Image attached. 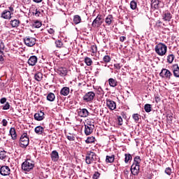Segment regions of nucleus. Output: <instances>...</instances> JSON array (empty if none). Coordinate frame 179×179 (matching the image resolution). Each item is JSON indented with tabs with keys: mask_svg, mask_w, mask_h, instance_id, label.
Masks as SVG:
<instances>
[{
	"mask_svg": "<svg viewBox=\"0 0 179 179\" xmlns=\"http://www.w3.org/2000/svg\"><path fill=\"white\" fill-rule=\"evenodd\" d=\"M134 163L133 164L139 166V164H141V162L142 160L141 159V157L136 156V157H134Z\"/></svg>",
	"mask_w": 179,
	"mask_h": 179,
	"instance_id": "72a5a7b5",
	"label": "nucleus"
},
{
	"mask_svg": "<svg viewBox=\"0 0 179 179\" xmlns=\"http://www.w3.org/2000/svg\"><path fill=\"white\" fill-rule=\"evenodd\" d=\"M139 165L133 164L131 167V173L133 176H138L139 174Z\"/></svg>",
	"mask_w": 179,
	"mask_h": 179,
	"instance_id": "4468645a",
	"label": "nucleus"
},
{
	"mask_svg": "<svg viewBox=\"0 0 179 179\" xmlns=\"http://www.w3.org/2000/svg\"><path fill=\"white\" fill-rule=\"evenodd\" d=\"M165 173H166V174H167L168 176H171V173H172V171H171V168H170V167L166 168V169H165Z\"/></svg>",
	"mask_w": 179,
	"mask_h": 179,
	"instance_id": "a18cd8bd",
	"label": "nucleus"
},
{
	"mask_svg": "<svg viewBox=\"0 0 179 179\" xmlns=\"http://www.w3.org/2000/svg\"><path fill=\"white\" fill-rule=\"evenodd\" d=\"M78 115L79 117L85 118L89 115V111L86 108L80 109V110L78 111Z\"/></svg>",
	"mask_w": 179,
	"mask_h": 179,
	"instance_id": "f3484780",
	"label": "nucleus"
},
{
	"mask_svg": "<svg viewBox=\"0 0 179 179\" xmlns=\"http://www.w3.org/2000/svg\"><path fill=\"white\" fill-rule=\"evenodd\" d=\"M162 17L164 22H171V19H173V15H171L169 11H166L162 14Z\"/></svg>",
	"mask_w": 179,
	"mask_h": 179,
	"instance_id": "f8f14e48",
	"label": "nucleus"
},
{
	"mask_svg": "<svg viewBox=\"0 0 179 179\" xmlns=\"http://www.w3.org/2000/svg\"><path fill=\"white\" fill-rule=\"evenodd\" d=\"M155 52L159 57H164L167 53V45L163 43H159L155 46Z\"/></svg>",
	"mask_w": 179,
	"mask_h": 179,
	"instance_id": "f03ea898",
	"label": "nucleus"
},
{
	"mask_svg": "<svg viewBox=\"0 0 179 179\" xmlns=\"http://www.w3.org/2000/svg\"><path fill=\"white\" fill-rule=\"evenodd\" d=\"M33 169H34V162L30 159H27L22 164V169L24 171H30Z\"/></svg>",
	"mask_w": 179,
	"mask_h": 179,
	"instance_id": "7ed1b4c3",
	"label": "nucleus"
},
{
	"mask_svg": "<svg viewBox=\"0 0 179 179\" xmlns=\"http://www.w3.org/2000/svg\"><path fill=\"white\" fill-rule=\"evenodd\" d=\"M105 22L106 24H108V26H110V24H111V22H113V15H108L106 18Z\"/></svg>",
	"mask_w": 179,
	"mask_h": 179,
	"instance_id": "7c9ffc66",
	"label": "nucleus"
},
{
	"mask_svg": "<svg viewBox=\"0 0 179 179\" xmlns=\"http://www.w3.org/2000/svg\"><path fill=\"white\" fill-rule=\"evenodd\" d=\"M158 23H162V22H160V21H158Z\"/></svg>",
	"mask_w": 179,
	"mask_h": 179,
	"instance_id": "69168bd1",
	"label": "nucleus"
},
{
	"mask_svg": "<svg viewBox=\"0 0 179 179\" xmlns=\"http://www.w3.org/2000/svg\"><path fill=\"white\" fill-rule=\"evenodd\" d=\"M114 66L116 69H121V65L120 64H115Z\"/></svg>",
	"mask_w": 179,
	"mask_h": 179,
	"instance_id": "bf43d9fd",
	"label": "nucleus"
},
{
	"mask_svg": "<svg viewBox=\"0 0 179 179\" xmlns=\"http://www.w3.org/2000/svg\"><path fill=\"white\" fill-rule=\"evenodd\" d=\"M9 108H10V105L9 102H6L5 106H3V110H9Z\"/></svg>",
	"mask_w": 179,
	"mask_h": 179,
	"instance_id": "de8ad7c7",
	"label": "nucleus"
},
{
	"mask_svg": "<svg viewBox=\"0 0 179 179\" xmlns=\"http://www.w3.org/2000/svg\"><path fill=\"white\" fill-rule=\"evenodd\" d=\"M95 96L96 94H94V92H89L83 96V100L86 103H92V101H93V100L94 99Z\"/></svg>",
	"mask_w": 179,
	"mask_h": 179,
	"instance_id": "39448f33",
	"label": "nucleus"
},
{
	"mask_svg": "<svg viewBox=\"0 0 179 179\" xmlns=\"http://www.w3.org/2000/svg\"><path fill=\"white\" fill-rule=\"evenodd\" d=\"M10 24H11L12 27H18L19 24H20V21L18 20H11Z\"/></svg>",
	"mask_w": 179,
	"mask_h": 179,
	"instance_id": "c85d7f7f",
	"label": "nucleus"
},
{
	"mask_svg": "<svg viewBox=\"0 0 179 179\" xmlns=\"http://www.w3.org/2000/svg\"><path fill=\"white\" fill-rule=\"evenodd\" d=\"M173 75L176 78H179V66L178 64H174L173 65Z\"/></svg>",
	"mask_w": 179,
	"mask_h": 179,
	"instance_id": "412c9836",
	"label": "nucleus"
},
{
	"mask_svg": "<svg viewBox=\"0 0 179 179\" xmlns=\"http://www.w3.org/2000/svg\"><path fill=\"white\" fill-rule=\"evenodd\" d=\"M34 79L37 80V82H41L43 80V73L38 72L34 74Z\"/></svg>",
	"mask_w": 179,
	"mask_h": 179,
	"instance_id": "a878e982",
	"label": "nucleus"
},
{
	"mask_svg": "<svg viewBox=\"0 0 179 179\" xmlns=\"http://www.w3.org/2000/svg\"><path fill=\"white\" fill-rule=\"evenodd\" d=\"M144 110L145 113H150V111H152V106L149 103H146L144 106Z\"/></svg>",
	"mask_w": 179,
	"mask_h": 179,
	"instance_id": "f704fd0d",
	"label": "nucleus"
},
{
	"mask_svg": "<svg viewBox=\"0 0 179 179\" xmlns=\"http://www.w3.org/2000/svg\"><path fill=\"white\" fill-rule=\"evenodd\" d=\"M24 43L27 47H33L36 45V38L30 36H26L24 38Z\"/></svg>",
	"mask_w": 179,
	"mask_h": 179,
	"instance_id": "423d86ee",
	"label": "nucleus"
},
{
	"mask_svg": "<svg viewBox=\"0 0 179 179\" xmlns=\"http://www.w3.org/2000/svg\"><path fill=\"white\" fill-rule=\"evenodd\" d=\"M85 134L87 136L89 135H91V134L93 133V130L94 129V124H85Z\"/></svg>",
	"mask_w": 179,
	"mask_h": 179,
	"instance_id": "0eeeda50",
	"label": "nucleus"
},
{
	"mask_svg": "<svg viewBox=\"0 0 179 179\" xmlns=\"http://www.w3.org/2000/svg\"><path fill=\"white\" fill-rule=\"evenodd\" d=\"M103 62H105L106 64H108V62H110L111 61V57L109 55H105L103 57Z\"/></svg>",
	"mask_w": 179,
	"mask_h": 179,
	"instance_id": "4c0bfd02",
	"label": "nucleus"
},
{
	"mask_svg": "<svg viewBox=\"0 0 179 179\" xmlns=\"http://www.w3.org/2000/svg\"><path fill=\"white\" fill-rule=\"evenodd\" d=\"M1 17H2L3 19H6V20H9L12 19V13H10V11H9L8 10H4L1 13Z\"/></svg>",
	"mask_w": 179,
	"mask_h": 179,
	"instance_id": "ddd939ff",
	"label": "nucleus"
},
{
	"mask_svg": "<svg viewBox=\"0 0 179 179\" xmlns=\"http://www.w3.org/2000/svg\"><path fill=\"white\" fill-rule=\"evenodd\" d=\"M118 125H122V117L121 116L117 117Z\"/></svg>",
	"mask_w": 179,
	"mask_h": 179,
	"instance_id": "603ef678",
	"label": "nucleus"
},
{
	"mask_svg": "<svg viewBox=\"0 0 179 179\" xmlns=\"http://www.w3.org/2000/svg\"><path fill=\"white\" fill-rule=\"evenodd\" d=\"M8 9H9V12H10V13H12V12H13V10H14L13 7H11V6L9 7Z\"/></svg>",
	"mask_w": 179,
	"mask_h": 179,
	"instance_id": "e2e57ef3",
	"label": "nucleus"
},
{
	"mask_svg": "<svg viewBox=\"0 0 179 179\" xmlns=\"http://www.w3.org/2000/svg\"><path fill=\"white\" fill-rule=\"evenodd\" d=\"M138 6V4L136 3V1H135L134 0H132L130 2V8L131 9H132V10H135V9H136Z\"/></svg>",
	"mask_w": 179,
	"mask_h": 179,
	"instance_id": "473e14b6",
	"label": "nucleus"
},
{
	"mask_svg": "<svg viewBox=\"0 0 179 179\" xmlns=\"http://www.w3.org/2000/svg\"><path fill=\"white\" fill-rule=\"evenodd\" d=\"M6 157V152L5 150H0V160H3Z\"/></svg>",
	"mask_w": 179,
	"mask_h": 179,
	"instance_id": "58836bf2",
	"label": "nucleus"
},
{
	"mask_svg": "<svg viewBox=\"0 0 179 179\" xmlns=\"http://www.w3.org/2000/svg\"><path fill=\"white\" fill-rule=\"evenodd\" d=\"M0 174L1 176H9L10 174V168L8 166H2L0 168Z\"/></svg>",
	"mask_w": 179,
	"mask_h": 179,
	"instance_id": "9b49d317",
	"label": "nucleus"
},
{
	"mask_svg": "<svg viewBox=\"0 0 179 179\" xmlns=\"http://www.w3.org/2000/svg\"><path fill=\"white\" fill-rule=\"evenodd\" d=\"M159 76L161 78H164V79H171V76H173V73H171L168 69H163L162 71L159 73Z\"/></svg>",
	"mask_w": 179,
	"mask_h": 179,
	"instance_id": "6e6552de",
	"label": "nucleus"
},
{
	"mask_svg": "<svg viewBox=\"0 0 179 179\" xmlns=\"http://www.w3.org/2000/svg\"><path fill=\"white\" fill-rule=\"evenodd\" d=\"M124 174H129V171H128V170H124Z\"/></svg>",
	"mask_w": 179,
	"mask_h": 179,
	"instance_id": "0e129e2a",
	"label": "nucleus"
},
{
	"mask_svg": "<svg viewBox=\"0 0 179 179\" xmlns=\"http://www.w3.org/2000/svg\"><path fill=\"white\" fill-rule=\"evenodd\" d=\"M34 118L36 121H43V120H44V112L40 111L35 113Z\"/></svg>",
	"mask_w": 179,
	"mask_h": 179,
	"instance_id": "dca6fc26",
	"label": "nucleus"
},
{
	"mask_svg": "<svg viewBox=\"0 0 179 179\" xmlns=\"http://www.w3.org/2000/svg\"><path fill=\"white\" fill-rule=\"evenodd\" d=\"M84 62L86 64L87 66H90L92 64H93V61L88 57H85Z\"/></svg>",
	"mask_w": 179,
	"mask_h": 179,
	"instance_id": "c756f323",
	"label": "nucleus"
},
{
	"mask_svg": "<svg viewBox=\"0 0 179 179\" xmlns=\"http://www.w3.org/2000/svg\"><path fill=\"white\" fill-rule=\"evenodd\" d=\"M96 138L94 136L88 137L85 141L86 143H93Z\"/></svg>",
	"mask_w": 179,
	"mask_h": 179,
	"instance_id": "79ce46f5",
	"label": "nucleus"
},
{
	"mask_svg": "<svg viewBox=\"0 0 179 179\" xmlns=\"http://www.w3.org/2000/svg\"><path fill=\"white\" fill-rule=\"evenodd\" d=\"M139 117H141V115L138 113H134L132 115V118L134 120L135 122H138L139 121Z\"/></svg>",
	"mask_w": 179,
	"mask_h": 179,
	"instance_id": "a19ab883",
	"label": "nucleus"
},
{
	"mask_svg": "<svg viewBox=\"0 0 179 179\" xmlns=\"http://www.w3.org/2000/svg\"><path fill=\"white\" fill-rule=\"evenodd\" d=\"M93 179H99L100 178V173L99 171L94 172V173L92 176Z\"/></svg>",
	"mask_w": 179,
	"mask_h": 179,
	"instance_id": "c03bdc74",
	"label": "nucleus"
},
{
	"mask_svg": "<svg viewBox=\"0 0 179 179\" xmlns=\"http://www.w3.org/2000/svg\"><path fill=\"white\" fill-rule=\"evenodd\" d=\"M69 92H70L69 87H64L60 90V94L61 96H68V94H69Z\"/></svg>",
	"mask_w": 179,
	"mask_h": 179,
	"instance_id": "aec40b11",
	"label": "nucleus"
},
{
	"mask_svg": "<svg viewBox=\"0 0 179 179\" xmlns=\"http://www.w3.org/2000/svg\"><path fill=\"white\" fill-rule=\"evenodd\" d=\"M108 83L111 87H115L118 85V82L114 78H109Z\"/></svg>",
	"mask_w": 179,
	"mask_h": 179,
	"instance_id": "4be33fe9",
	"label": "nucleus"
},
{
	"mask_svg": "<svg viewBox=\"0 0 179 179\" xmlns=\"http://www.w3.org/2000/svg\"><path fill=\"white\" fill-rule=\"evenodd\" d=\"M100 163V157L93 151H87L85 155V163L86 164H96V163Z\"/></svg>",
	"mask_w": 179,
	"mask_h": 179,
	"instance_id": "f257e3e1",
	"label": "nucleus"
},
{
	"mask_svg": "<svg viewBox=\"0 0 179 179\" xmlns=\"http://www.w3.org/2000/svg\"><path fill=\"white\" fill-rule=\"evenodd\" d=\"M67 139L71 141H75V136L73 134H69V135L67 136Z\"/></svg>",
	"mask_w": 179,
	"mask_h": 179,
	"instance_id": "49530a36",
	"label": "nucleus"
},
{
	"mask_svg": "<svg viewBox=\"0 0 179 179\" xmlns=\"http://www.w3.org/2000/svg\"><path fill=\"white\" fill-rule=\"evenodd\" d=\"M106 106L109 110H111V111L115 110L117 108V103L115 101L108 99H106Z\"/></svg>",
	"mask_w": 179,
	"mask_h": 179,
	"instance_id": "9d476101",
	"label": "nucleus"
},
{
	"mask_svg": "<svg viewBox=\"0 0 179 179\" xmlns=\"http://www.w3.org/2000/svg\"><path fill=\"white\" fill-rule=\"evenodd\" d=\"M115 159V155H107L106 158V163H114V159Z\"/></svg>",
	"mask_w": 179,
	"mask_h": 179,
	"instance_id": "b1692460",
	"label": "nucleus"
},
{
	"mask_svg": "<svg viewBox=\"0 0 179 179\" xmlns=\"http://www.w3.org/2000/svg\"><path fill=\"white\" fill-rule=\"evenodd\" d=\"M125 40H127V37H125V36L120 37V41H122V43H124V41H125Z\"/></svg>",
	"mask_w": 179,
	"mask_h": 179,
	"instance_id": "13d9d810",
	"label": "nucleus"
},
{
	"mask_svg": "<svg viewBox=\"0 0 179 179\" xmlns=\"http://www.w3.org/2000/svg\"><path fill=\"white\" fill-rule=\"evenodd\" d=\"M103 21H101V15H98L92 22V27H100Z\"/></svg>",
	"mask_w": 179,
	"mask_h": 179,
	"instance_id": "1a4fd4ad",
	"label": "nucleus"
},
{
	"mask_svg": "<svg viewBox=\"0 0 179 179\" xmlns=\"http://www.w3.org/2000/svg\"><path fill=\"white\" fill-rule=\"evenodd\" d=\"M35 132L38 135H43V133L44 132V129L41 126H38L35 128Z\"/></svg>",
	"mask_w": 179,
	"mask_h": 179,
	"instance_id": "393cba45",
	"label": "nucleus"
},
{
	"mask_svg": "<svg viewBox=\"0 0 179 179\" xmlns=\"http://www.w3.org/2000/svg\"><path fill=\"white\" fill-rule=\"evenodd\" d=\"M50 157L52 162H58V159H59V155L57 150H53L50 154Z\"/></svg>",
	"mask_w": 179,
	"mask_h": 179,
	"instance_id": "a211bd4d",
	"label": "nucleus"
},
{
	"mask_svg": "<svg viewBox=\"0 0 179 179\" xmlns=\"http://www.w3.org/2000/svg\"><path fill=\"white\" fill-rule=\"evenodd\" d=\"M47 100L48 101H54L55 100V94L52 92H50L47 96Z\"/></svg>",
	"mask_w": 179,
	"mask_h": 179,
	"instance_id": "cd10ccee",
	"label": "nucleus"
},
{
	"mask_svg": "<svg viewBox=\"0 0 179 179\" xmlns=\"http://www.w3.org/2000/svg\"><path fill=\"white\" fill-rule=\"evenodd\" d=\"M174 58H176L174 55L173 54L169 55L167 56V62H169V64H173V61H174Z\"/></svg>",
	"mask_w": 179,
	"mask_h": 179,
	"instance_id": "2f4dec72",
	"label": "nucleus"
},
{
	"mask_svg": "<svg viewBox=\"0 0 179 179\" xmlns=\"http://www.w3.org/2000/svg\"><path fill=\"white\" fill-rule=\"evenodd\" d=\"M33 15H35V16H40V15H41V12H40V10H38V9H36L35 10V13H33Z\"/></svg>",
	"mask_w": 179,
	"mask_h": 179,
	"instance_id": "8fccbe9b",
	"label": "nucleus"
},
{
	"mask_svg": "<svg viewBox=\"0 0 179 179\" xmlns=\"http://www.w3.org/2000/svg\"><path fill=\"white\" fill-rule=\"evenodd\" d=\"M98 92H99L100 94H103V89L101 87L98 88Z\"/></svg>",
	"mask_w": 179,
	"mask_h": 179,
	"instance_id": "680f3d73",
	"label": "nucleus"
},
{
	"mask_svg": "<svg viewBox=\"0 0 179 179\" xmlns=\"http://www.w3.org/2000/svg\"><path fill=\"white\" fill-rule=\"evenodd\" d=\"M3 50H5V44L0 40V51H3Z\"/></svg>",
	"mask_w": 179,
	"mask_h": 179,
	"instance_id": "09e8293b",
	"label": "nucleus"
},
{
	"mask_svg": "<svg viewBox=\"0 0 179 179\" xmlns=\"http://www.w3.org/2000/svg\"><path fill=\"white\" fill-rule=\"evenodd\" d=\"M33 2H35V3H41V2H43V0H33Z\"/></svg>",
	"mask_w": 179,
	"mask_h": 179,
	"instance_id": "052dcab7",
	"label": "nucleus"
},
{
	"mask_svg": "<svg viewBox=\"0 0 179 179\" xmlns=\"http://www.w3.org/2000/svg\"><path fill=\"white\" fill-rule=\"evenodd\" d=\"M3 127H6L8 125V121L6 119L2 120Z\"/></svg>",
	"mask_w": 179,
	"mask_h": 179,
	"instance_id": "4d7b16f0",
	"label": "nucleus"
},
{
	"mask_svg": "<svg viewBox=\"0 0 179 179\" xmlns=\"http://www.w3.org/2000/svg\"><path fill=\"white\" fill-rule=\"evenodd\" d=\"M154 9H159V0H152Z\"/></svg>",
	"mask_w": 179,
	"mask_h": 179,
	"instance_id": "c9c22d12",
	"label": "nucleus"
},
{
	"mask_svg": "<svg viewBox=\"0 0 179 179\" xmlns=\"http://www.w3.org/2000/svg\"><path fill=\"white\" fill-rule=\"evenodd\" d=\"M38 59L37 58V56H31L28 59V65H29L30 66H34V65L37 64Z\"/></svg>",
	"mask_w": 179,
	"mask_h": 179,
	"instance_id": "2eb2a0df",
	"label": "nucleus"
},
{
	"mask_svg": "<svg viewBox=\"0 0 179 179\" xmlns=\"http://www.w3.org/2000/svg\"><path fill=\"white\" fill-rule=\"evenodd\" d=\"M6 102V97L1 98L0 99L1 104H5Z\"/></svg>",
	"mask_w": 179,
	"mask_h": 179,
	"instance_id": "6e6d98bb",
	"label": "nucleus"
},
{
	"mask_svg": "<svg viewBox=\"0 0 179 179\" xmlns=\"http://www.w3.org/2000/svg\"><path fill=\"white\" fill-rule=\"evenodd\" d=\"M124 156H125V158H124L125 163H128L129 160H132V155H131V154H125Z\"/></svg>",
	"mask_w": 179,
	"mask_h": 179,
	"instance_id": "e433bc0d",
	"label": "nucleus"
},
{
	"mask_svg": "<svg viewBox=\"0 0 179 179\" xmlns=\"http://www.w3.org/2000/svg\"><path fill=\"white\" fill-rule=\"evenodd\" d=\"M0 141H1V138H0Z\"/></svg>",
	"mask_w": 179,
	"mask_h": 179,
	"instance_id": "338daca9",
	"label": "nucleus"
},
{
	"mask_svg": "<svg viewBox=\"0 0 179 179\" xmlns=\"http://www.w3.org/2000/svg\"><path fill=\"white\" fill-rule=\"evenodd\" d=\"M166 117L169 122H171V121H173V116L171 115H167Z\"/></svg>",
	"mask_w": 179,
	"mask_h": 179,
	"instance_id": "864d4df0",
	"label": "nucleus"
},
{
	"mask_svg": "<svg viewBox=\"0 0 179 179\" xmlns=\"http://www.w3.org/2000/svg\"><path fill=\"white\" fill-rule=\"evenodd\" d=\"M48 32L49 33V34H54L55 33V31L52 29V28H50L48 30Z\"/></svg>",
	"mask_w": 179,
	"mask_h": 179,
	"instance_id": "5fc2aeb1",
	"label": "nucleus"
},
{
	"mask_svg": "<svg viewBox=\"0 0 179 179\" xmlns=\"http://www.w3.org/2000/svg\"><path fill=\"white\" fill-rule=\"evenodd\" d=\"M41 22H39V21H36L34 23V24H33V26L34 27H36V29H40V27H41Z\"/></svg>",
	"mask_w": 179,
	"mask_h": 179,
	"instance_id": "37998d69",
	"label": "nucleus"
},
{
	"mask_svg": "<svg viewBox=\"0 0 179 179\" xmlns=\"http://www.w3.org/2000/svg\"><path fill=\"white\" fill-rule=\"evenodd\" d=\"M55 45L57 48H61L64 45V43L62 41L57 40L55 41Z\"/></svg>",
	"mask_w": 179,
	"mask_h": 179,
	"instance_id": "ea45409f",
	"label": "nucleus"
},
{
	"mask_svg": "<svg viewBox=\"0 0 179 179\" xmlns=\"http://www.w3.org/2000/svg\"><path fill=\"white\" fill-rule=\"evenodd\" d=\"M73 22L74 24H79L82 22V17H80L78 15H76L73 16Z\"/></svg>",
	"mask_w": 179,
	"mask_h": 179,
	"instance_id": "5701e85b",
	"label": "nucleus"
},
{
	"mask_svg": "<svg viewBox=\"0 0 179 179\" xmlns=\"http://www.w3.org/2000/svg\"><path fill=\"white\" fill-rule=\"evenodd\" d=\"M3 62V51L0 50V63Z\"/></svg>",
	"mask_w": 179,
	"mask_h": 179,
	"instance_id": "3c124183",
	"label": "nucleus"
},
{
	"mask_svg": "<svg viewBox=\"0 0 179 179\" xmlns=\"http://www.w3.org/2000/svg\"><path fill=\"white\" fill-rule=\"evenodd\" d=\"M29 142H30V140L29 139V136H27V133L22 134L20 138V148H27L29 146Z\"/></svg>",
	"mask_w": 179,
	"mask_h": 179,
	"instance_id": "20e7f679",
	"label": "nucleus"
},
{
	"mask_svg": "<svg viewBox=\"0 0 179 179\" xmlns=\"http://www.w3.org/2000/svg\"><path fill=\"white\" fill-rule=\"evenodd\" d=\"M57 73L60 75V76H66L68 74V70L65 67H59L57 70Z\"/></svg>",
	"mask_w": 179,
	"mask_h": 179,
	"instance_id": "6ab92c4d",
	"label": "nucleus"
},
{
	"mask_svg": "<svg viewBox=\"0 0 179 179\" xmlns=\"http://www.w3.org/2000/svg\"><path fill=\"white\" fill-rule=\"evenodd\" d=\"M10 134L11 136L12 139H13L14 141L17 137V134H16V130L15 129V128H11L10 129Z\"/></svg>",
	"mask_w": 179,
	"mask_h": 179,
	"instance_id": "bb28decb",
	"label": "nucleus"
}]
</instances>
